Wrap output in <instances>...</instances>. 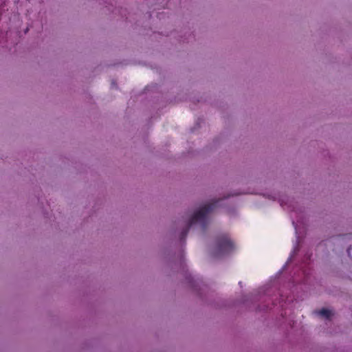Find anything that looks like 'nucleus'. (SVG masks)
<instances>
[{"instance_id":"1","label":"nucleus","mask_w":352,"mask_h":352,"mask_svg":"<svg viewBox=\"0 0 352 352\" xmlns=\"http://www.w3.org/2000/svg\"><path fill=\"white\" fill-rule=\"evenodd\" d=\"M219 200L212 201L208 204L204 205L199 210L195 212L188 221L186 228L184 229L180 235L181 241H184L188 234L190 228L197 223H200L203 228L207 226V216L216 207Z\"/></svg>"},{"instance_id":"2","label":"nucleus","mask_w":352,"mask_h":352,"mask_svg":"<svg viewBox=\"0 0 352 352\" xmlns=\"http://www.w3.org/2000/svg\"><path fill=\"white\" fill-rule=\"evenodd\" d=\"M234 248V243L228 234H221L216 239V254L221 255L231 252Z\"/></svg>"},{"instance_id":"3","label":"nucleus","mask_w":352,"mask_h":352,"mask_svg":"<svg viewBox=\"0 0 352 352\" xmlns=\"http://www.w3.org/2000/svg\"><path fill=\"white\" fill-rule=\"evenodd\" d=\"M318 314L327 319H329L331 316V311L327 309H322L318 311Z\"/></svg>"}]
</instances>
